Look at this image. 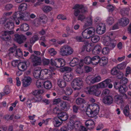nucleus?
<instances>
[{
	"mask_svg": "<svg viewBox=\"0 0 131 131\" xmlns=\"http://www.w3.org/2000/svg\"><path fill=\"white\" fill-rule=\"evenodd\" d=\"M74 9V14L77 17L79 15L78 20L82 21L85 18V16L83 14L80 13H84L88 12V9L86 7H84L82 5L77 4L73 7Z\"/></svg>",
	"mask_w": 131,
	"mask_h": 131,
	"instance_id": "1",
	"label": "nucleus"
},
{
	"mask_svg": "<svg viewBox=\"0 0 131 131\" xmlns=\"http://www.w3.org/2000/svg\"><path fill=\"white\" fill-rule=\"evenodd\" d=\"M100 107L99 105L94 103L93 105L88 107L86 110V113L89 117H93L97 115L99 112Z\"/></svg>",
	"mask_w": 131,
	"mask_h": 131,
	"instance_id": "2",
	"label": "nucleus"
},
{
	"mask_svg": "<svg viewBox=\"0 0 131 131\" xmlns=\"http://www.w3.org/2000/svg\"><path fill=\"white\" fill-rule=\"evenodd\" d=\"M72 87L74 90H79L81 89V86L83 85V83L82 79L77 78L74 79L71 82Z\"/></svg>",
	"mask_w": 131,
	"mask_h": 131,
	"instance_id": "3",
	"label": "nucleus"
},
{
	"mask_svg": "<svg viewBox=\"0 0 131 131\" xmlns=\"http://www.w3.org/2000/svg\"><path fill=\"white\" fill-rule=\"evenodd\" d=\"M73 52V49L70 46L65 45L60 48V53L62 56H67L70 55Z\"/></svg>",
	"mask_w": 131,
	"mask_h": 131,
	"instance_id": "4",
	"label": "nucleus"
},
{
	"mask_svg": "<svg viewBox=\"0 0 131 131\" xmlns=\"http://www.w3.org/2000/svg\"><path fill=\"white\" fill-rule=\"evenodd\" d=\"M50 64L52 66L60 68L63 67L65 64V61L62 59H56L54 60H50Z\"/></svg>",
	"mask_w": 131,
	"mask_h": 131,
	"instance_id": "5",
	"label": "nucleus"
},
{
	"mask_svg": "<svg viewBox=\"0 0 131 131\" xmlns=\"http://www.w3.org/2000/svg\"><path fill=\"white\" fill-rule=\"evenodd\" d=\"M85 91L88 92L90 94H93L95 95L98 96L101 93V91L99 90L97 86H93L91 87H86L85 89Z\"/></svg>",
	"mask_w": 131,
	"mask_h": 131,
	"instance_id": "6",
	"label": "nucleus"
},
{
	"mask_svg": "<svg viewBox=\"0 0 131 131\" xmlns=\"http://www.w3.org/2000/svg\"><path fill=\"white\" fill-rule=\"evenodd\" d=\"M14 36V40L19 44L23 43L26 39V37L22 34H15Z\"/></svg>",
	"mask_w": 131,
	"mask_h": 131,
	"instance_id": "7",
	"label": "nucleus"
},
{
	"mask_svg": "<svg viewBox=\"0 0 131 131\" xmlns=\"http://www.w3.org/2000/svg\"><path fill=\"white\" fill-rule=\"evenodd\" d=\"M29 64V61H27L20 62L18 64V68L20 71H24L26 70Z\"/></svg>",
	"mask_w": 131,
	"mask_h": 131,
	"instance_id": "8",
	"label": "nucleus"
},
{
	"mask_svg": "<svg viewBox=\"0 0 131 131\" xmlns=\"http://www.w3.org/2000/svg\"><path fill=\"white\" fill-rule=\"evenodd\" d=\"M30 58L31 59L33 63V65L34 66H36L40 64L41 63V58L33 54L31 55Z\"/></svg>",
	"mask_w": 131,
	"mask_h": 131,
	"instance_id": "9",
	"label": "nucleus"
},
{
	"mask_svg": "<svg viewBox=\"0 0 131 131\" xmlns=\"http://www.w3.org/2000/svg\"><path fill=\"white\" fill-rule=\"evenodd\" d=\"M105 26L104 24L100 23L97 26L96 32L97 33L102 35L105 32Z\"/></svg>",
	"mask_w": 131,
	"mask_h": 131,
	"instance_id": "10",
	"label": "nucleus"
},
{
	"mask_svg": "<svg viewBox=\"0 0 131 131\" xmlns=\"http://www.w3.org/2000/svg\"><path fill=\"white\" fill-rule=\"evenodd\" d=\"M122 94H117L114 95V99L115 102L118 104H123L124 103L123 97Z\"/></svg>",
	"mask_w": 131,
	"mask_h": 131,
	"instance_id": "11",
	"label": "nucleus"
},
{
	"mask_svg": "<svg viewBox=\"0 0 131 131\" xmlns=\"http://www.w3.org/2000/svg\"><path fill=\"white\" fill-rule=\"evenodd\" d=\"M58 117L61 121H66L68 118V114L65 112H61L58 113Z\"/></svg>",
	"mask_w": 131,
	"mask_h": 131,
	"instance_id": "12",
	"label": "nucleus"
},
{
	"mask_svg": "<svg viewBox=\"0 0 131 131\" xmlns=\"http://www.w3.org/2000/svg\"><path fill=\"white\" fill-rule=\"evenodd\" d=\"M127 90V88L125 85H121L118 91L119 92L124 96V98L125 99H127L128 98L127 95L125 93Z\"/></svg>",
	"mask_w": 131,
	"mask_h": 131,
	"instance_id": "13",
	"label": "nucleus"
},
{
	"mask_svg": "<svg viewBox=\"0 0 131 131\" xmlns=\"http://www.w3.org/2000/svg\"><path fill=\"white\" fill-rule=\"evenodd\" d=\"M102 101L105 104L109 105L113 103V99L110 96H106L103 99Z\"/></svg>",
	"mask_w": 131,
	"mask_h": 131,
	"instance_id": "14",
	"label": "nucleus"
},
{
	"mask_svg": "<svg viewBox=\"0 0 131 131\" xmlns=\"http://www.w3.org/2000/svg\"><path fill=\"white\" fill-rule=\"evenodd\" d=\"M41 70L40 68H35L33 72L34 77L36 78H40L42 79V75L41 74Z\"/></svg>",
	"mask_w": 131,
	"mask_h": 131,
	"instance_id": "15",
	"label": "nucleus"
},
{
	"mask_svg": "<svg viewBox=\"0 0 131 131\" xmlns=\"http://www.w3.org/2000/svg\"><path fill=\"white\" fill-rule=\"evenodd\" d=\"M85 125L86 127L90 129H91L95 127V124L94 121L91 119L88 120L85 122Z\"/></svg>",
	"mask_w": 131,
	"mask_h": 131,
	"instance_id": "16",
	"label": "nucleus"
},
{
	"mask_svg": "<svg viewBox=\"0 0 131 131\" xmlns=\"http://www.w3.org/2000/svg\"><path fill=\"white\" fill-rule=\"evenodd\" d=\"M31 79L29 77H25L22 80L23 85L24 87L29 86L31 83Z\"/></svg>",
	"mask_w": 131,
	"mask_h": 131,
	"instance_id": "17",
	"label": "nucleus"
},
{
	"mask_svg": "<svg viewBox=\"0 0 131 131\" xmlns=\"http://www.w3.org/2000/svg\"><path fill=\"white\" fill-rule=\"evenodd\" d=\"M123 66L122 64H120L117 66V68L114 67L113 68L111 71V73L113 75H116L119 71L118 69H122L123 68L121 67Z\"/></svg>",
	"mask_w": 131,
	"mask_h": 131,
	"instance_id": "18",
	"label": "nucleus"
},
{
	"mask_svg": "<svg viewBox=\"0 0 131 131\" xmlns=\"http://www.w3.org/2000/svg\"><path fill=\"white\" fill-rule=\"evenodd\" d=\"M105 42L107 47L110 49H113L115 46V42L114 40H112L109 42L105 41Z\"/></svg>",
	"mask_w": 131,
	"mask_h": 131,
	"instance_id": "19",
	"label": "nucleus"
},
{
	"mask_svg": "<svg viewBox=\"0 0 131 131\" xmlns=\"http://www.w3.org/2000/svg\"><path fill=\"white\" fill-rule=\"evenodd\" d=\"M102 48L99 45L95 46L92 50V53L96 55L99 54L101 51Z\"/></svg>",
	"mask_w": 131,
	"mask_h": 131,
	"instance_id": "20",
	"label": "nucleus"
},
{
	"mask_svg": "<svg viewBox=\"0 0 131 131\" xmlns=\"http://www.w3.org/2000/svg\"><path fill=\"white\" fill-rule=\"evenodd\" d=\"M100 57L99 56H96L91 58V63L94 65H96L99 63Z\"/></svg>",
	"mask_w": 131,
	"mask_h": 131,
	"instance_id": "21",
	"label": "nucleus"
},
{
	"mask_svg": "<svg viewBox=\"0 0 131 131\" xmlns=\"http://www.w3.org/2000/svg\"><path fill=\"white\" fill-rule=\"evenodd\" d=\"M129 22V20L127 18H123L121 19L119 21V23L120 25L122 26H125L127 25Z\"/></svg>",
	"mask_w": 131,
	"mask_h": 131,
	"instance_id": "22",
	"label": "nucleus"
},
{
	"mask_svg": "<svg viewBox=\"0 0 131 131\" xmlns=\"http://www.w3.org/2000/svg\"><path fill=\"white\" fill-rule=\"evenodd\" d=\"M79 63V59L76 58H73L70 63L69 64L70 66L74 67L78 65Z\"/></svg>",
	"mask_w": 131,
	"mask_h": 131,
	"instance_id": "23",
	"label": "nucleus"
},
{
	"mask_svg": "<svg viewBox=\"0 0 131 131\" xmlns=\"http://www.w3.org/2000/svg\"><path fill=\"white\" fill-rule=\"evenodd\" d=\"M59 118L58 117H56L54 118L53 120V122L54 125V126L56 127H58L62 123L59 121Z\"/></svg>",
	"mask_w": 131,
	"mask_h": 131,
	"instance_id": "24",
	"label": "nucleus"
},
{
	"mask_svg": "<svg viewBox=\"0 0 131 131\" xmlns=\"http://www.w3.org/2000/svg\"><path fill=\"white\" fill-rule=\"evenodd\" d=\"M72 76L70 73H65L63 76L64 79L67 81H71L72 79Z\"/></svg>",
	"mask_w": 131,
	"mask_h": 131,
	"instance_id": "25",
	"label": "nucleus"
},
{
	"mask_svg": "<svg viewBox=\"0 0 131 131\" xmlns=\"http://www.w3.org/2000/svg\"><path fill=\"white\" fill-rule=\"evenodd\" d=\"M20 29L22 31H26L29 29V26L27 24H23L20 25Z\"/></svg>",
	"mask_w": 131,
	"mask_h": 131,
	"instance_id": "26",
	"label": "nucleus"
},
{
	"mask_svg": "<svg viewBox=\"0 0 131 131\" xmlns=\"http://www.w3.org/2000/svg\"><path fill=\"white\" fill-rule=\"evenodd\" d=\"M108 62L107 59L105 57L102 58L100 59L99 62L100 65L101 66H104L106 65Z\"/></svg>",
	"mask_w": 131,
	"mask_h": 131,
	"instance_id": "27",
	"label": "nucleus"
},
{
	"mask_svg": "<svg viewBox=\"0 0 131 131\" xmlns=\"http://www.w3.org/2000/svg\"><path fill=\"white\" fill-rule=\"evenodd\" d=\"M4 26L5 28L6 29H8L9 30L12 29L14 28V23L11 21H7Z\"/></svg>",
	"mask_w": 131,
	"mask_h": 131,
	"instance_id": "28",
	"label": "nucleus"
},
{
	"mask_svg": "<svg viewBox=\"0 0 131 131\" xmlns=\"http://www.w3.org/2000/svg\"><path fill=\"white\" fill-rule=\"evenodd\" d=\"M92 18L90 17H88L86 21L84 27L85 28L86 27L91 26L92 24Z\"/></svg>",
	"mask_w": 131,
	"mask_h": 131,
	"instance_id": "29",
	"label": "nucleus"
},
{
	"mask_svg": "<svg viewBox=\"0 0 131 131\" xmlns=\"http://www.w3.org/2000/svg\"><path fill=\"white\" fill-rule=\"evenodd\" d=\"M57 84L58 86L61 88L65 87L66 85V83L64 81L60 79L58 80Z\"/></svg>",
	"mask_w": 131,
	"mask_h": 131,
	"instance_id": "30",
	"label": "nucleus"
},
{
	"mask_svg": "<svg viewBox=\"0 0 131 131\" xmlns=\"http://www.w3.org/2000/svg\"><path fill=\"white\" fill-rule=\"evenodd\" d=\"M27 5L25 3L21 4L18 7L19 11L21 12H23L27 8Z\"/></svg>",
	"mask_w": 131,
	"mask_h": 131,
	"instance_id": "31",
	"label": "nucleus"
},
{
	"mask_svg": "<svg viewBox=\"0 0 131 131\" xmlns=\"http://www.w3.org/2000/svg\"><path fill=\"white\" fill-rule=\"evenodd\" d=\"M44 88L47 89H49L52 87V84L49 81H45L43 83Z\"/></svg>",
	"mask_w": 131,
	"mask_h": 131,
	"instance_id": "32",
	"label": "nucleus"
},
{
	"mask_svg": "<svg viewBox=\"0 0 131 131\" xmlns=\"http://www.w3.org/2000/svg\"><path fill=\"white\" fill-rule=\"evenodd\" d=\"M85 103L86 101L85 100L81 98H77L76 101V103L78 105H80Z\"/></svg>",
	"mask_w": 131,
	"mask_h": 131,
	"instance_id": "33",
	"label": "nucleus"
},
{
	"mask_svg": "<svg viewBox=\"0 0 131 131\" xmlns=\"http://www.w3.org/2000/svg\"><path fill=\"white\" fill-rule=\"evenodd\" d=\"M123 112L125 116H128V115H129V106L128 105H126L124 107Z\"/></svg>",
	"mask_w": 131,
	"mask_h": 131,
	"instance_id": "34",
	"label": "nucleus"
},
{
	"mask_svg": "<svg viewBox=\"0 0 131 131\" xmlns=\"http://www.w3.org/2000/svg\"><path fill=\"white\" fill-rule=\"evenodd\" d=\"M39 39L38 35H34L30 39V41L31 43H33Z\"/></svg>",
	"mask_w": 131,
	"mask_h": 131,
	"instance_id": "35",
	"label": "nucleus"
},
{
	"mask_svg": "<svg viewBox=\"0 0 131 131\" xmlns=\"http://www.w3.org/2000/svg\"><path fill=\"white\" fill-rule=\"evenodd\" d=\"M20 12L17 11L15 12L13 15V17L14 20L19 19Z\"/></svg>",
	"mask_w": 131,
	"mask_h": 131,
	"instance_id": "36",
	"label": "nucleus"
},
{
	"mask_svg": "<svg viewBox=\"0 0 131 131\" xmlns=\"http://www.w3.org/2000/svg\"><path fill=\"white\" fill-rule=\"evenodd\" d=\"M67 107V105L66 102L62 101L60 102V104L59 108L61 110H64Z\"/></svg>",
	"mask_w": 131,
	"mask_h": 131,
	"instance_id": "37",
	"label": "nucleus"
},
{
	"mask_svg": "<svg viewBox=\"0 0 131 131\" xmlns=\"http://www.w3.org/2000/svg\"><path fill=\"white\" fill-rule=\"evenodd\" d=\"M52 8L49 6H44L42 8L43 11L45 13L49 12L51 10Z\"/></svg>",
	"mask_w": 131,
	"mask_h": 131,
	"instance_id": "38",
	"label": "nucleus"
},
{
	"mask_svg": "<svg viewBox=\"0 0 131 131\" xmlns=\"http://www.w3.org/2000/svg\"><path fill=\"white\" fill-rule=\"evenodd\" d=\"M73 92V90L70 87H67L66 89L65 93L66 95H69L71 94Z\"/></svg>",
	"mask_w": 131,
	"mask_h": 131,
	"instance_id": "39",
	"label": "nucleus"
},
{
	"mask_svg": "<svg viewBox=\"0 0 131 131\" xmlns=\"http://www.w3.org/2000/svg\"><path fill=\"white\" fill-rule=\"evenodd\" d=\"M91 58L89 56L86 57L84 59V63L87 64H89L91 63Z\"/></svg>",
	"mask_w": 131,
	"mask_h": 131,
	"instance_id": "40",
	"label": "nucleus"
},
{
	"mask_svg": "<svg viewBox=\"0 0 131 131\" xmlns=\"http://www.w3.org/2000/svg\"><path fill=\"white\" fill-rule=\"evenodd\" d=\"M106 22L108 24L111 25L114 22V19L112 17H109L106 20Z\"/></svg>",
	"mask_w": 131,
	"mask_h": 131,
	"instance_id": "41",
	"label": "nucleus"
},
{
	"mask_svg": "<svg viewBox=\"0 0 131 131\" xmlns=\"http://www.w3.org/2000/svg\"><path fill=\"white\" fill-rule=\"evenodd\" d=\"M85 80L86 83L89 84H93L92 82L93 81V79H92L90 76H88L86 78Z\"/></svg>",
	"mask_w": 131,
	"mask_h": 131,
	"instance_id": "42",
	"label": "nucleus"
},
{
	"mask_svg": "<svg viewBox=\"0 0 131 131\" xmlns=\"http://www.w3.org/2000/svg\"><path fill=\"white\" fill-rule=\"evenodd\" d=\"M100 37L97 36H93L91 37V40L94 43H96L98 42L100 40Z\"/></svg>",
	"mask_w": 131,
	"mask_h": 131,
	"instance_id": "43",
	"label": "nucleus"
},
{
	"mask_svg": "<svg viewBox=\"0 0 131 131\" xmlns=\"http://www.w3.org/2000/svg\"><path fill=\"white\" fill-rule=\"evenodd\" d=\"M24 18V19L25 21H28L29 19V17H30V13L29 12H25L23 13Z\"/></svg>",
	"mask_w": 131,
	"mask_h": 131,
	"instance_id": "44",
	"label": "nucleus"
},
{
	"mask_svg": "<svg viewBox=\"0 0 131 131\" xmlns=\"http://www.w3.org/2000/svg\"><path fill=\"white\" fill-rule=\"evenodd\" d=\"M82 35L84 38L86 39H89L90 37L88 34L87 32H86L85 29L82 32Z\"/></svg>",
	"mask_w": 131,
	"mask_h": 131,
	"instance_id": "45",
	"label": "nucleus"
},
{
	"mask_svg": "<svg viewBox=\"0 0 131 131\" xmlns=\"http://www.w3.org/2000/svg\"><path fill=\"white\" fill-rule=\"evenodd\" d=\"M14 117V115H7L5 116L4 118L5 120L7 121L9 120H12L13 119Z\"/></svg>",
	"mask_w": 131,
	"mask_h": 131,
	"instance_id": "46",
	"label": "nucleus"
},
{
	"mask_svg": "<svg viewBox=\"0 0 131 131\" xmlns=\"http://www.w3.org/2000/svg\"><path fill=\"white\" fill-rule=\"evenodd\" d=\"M42 96L40 95H38L35 96V102H39L42 101Z\"/></svg>",
	"mask_w": 131,
	"mask_h": 131,
	"instance_id": "47",
	"label": "nucleus"
},
{
	"mask_svg": "<svg viewBox=\"0 0 131 131\" xmlns=\"http://www.w3.org/2000/svg\"><path fill=\"white\" fill-rule=\"evenodd\" d=\"M110 49L107 47H105L103 48L102 50V53L104 55L108 54Z\"/></svg>",
	"mask_w": 131,
	"mask_h": 131,
	"instance_id": "48",
	"label": "nucleus"
},
{
	"mask_svg": "<svg viewBox=\"0 0 131 131\" xmlns=\"http://www.w3.org/2000/svg\"><path fill=\"white\" fill-rule=\"evenodd\" d=\"M128 82L127 79L124 77L119 82L120 84H122L123 85H125Z\"/></svg>",
	"mask_w": 131,
	"mask_h": 131,
	"instance_id": "49",
	"label": "nucleus"
},
{
	"mask_svg": "<svg viewBox=\"0 0 131 131\" xmlns=\"http://www.w3.org/2000/svg\"><path fill=\"white\" fill-rule=\"evenodd\" d=\"M49 70L48 69H44L41 71V72L42 73V79H44L45 77L46 76V75L48 73L47 72Z\"/></svg>",
	"mask_w": 131,
	"mask_h": 131,
	"instance_id": "50",
	"label": "nucleus"
},
{
	"mask_svg": "<svg viewBox=\"0 0 131 131\" xmlns=\"http://www.w3.org/2000/svg\"><path fill=\"white\" fill-rule=\"evenodd\" d=\"M49 53L51 56H53L56 54L57 53V52L55 51L53 48L49 49L48 50Z\"/></svg>",
	"mask_w": 131,
	"mask_h": 131,
	"instance_id": "51",
	"label": "nucleus"
},
{
	"mask_svg": "<svg viewBox=\"0 0 131 131\" xmlns=\"http://www.w3.org/2000/svg\"><path fill=\"white\" fill-rule=\"evenodd\" d=\"M77 41L79 42H83L84 41V40L81 36H77L74 38Z\"/></svg>",
	"mask_w": 131,
	"mask_h": 131,
	"instance_id": "52",
	"label": "nucleus"
},
{
	"mask_svg": "<svg viewBox=\"0 0 131 131\" xmlns=\"http://www.w3.org/2000/svg\"><path fill=\"white\" fill-rule=\"evenodd\" d=\"M47 73L44 79L50 78L52 77V73L50 70H49Z\"/></svg>",
	"mask_w": 131,
	"mask_h": 131,
	"instance_id": "53",
	"label": "nucleus"
},
{
	"mask_svg": "<svg viewBox=\"0 0 131 131\" xmlns=\"http://www.w3.org/2000/svg\"><path fill=\"white\" fill-rule=\"evenodd\" d=\"M101 79V78L100 76H97L93 79V83L95 82H99L100 81Z\"/></svg>",
	"mask_w": 131,
	"mask_h": 131,
	"instance_id": "54",
	"label": "nucleus"
},
{
	"mask_svg": "<svg viewBox=\"0 0 131 131\" xmlns=\"http://www.w3.org/2000/svg\"><path fill=\"white\" fill-rule=\"evenodd\" d=\"M86 50L87 52H89L90 51L91 46L89 45L88 42H85Z\"/></svg>",
	"mask_w": 131,
	"mask_h": 131,
	"instance_id": "55",
	"label": "nucleus"
},
{
	"mask_svg": "<svg viewBox=\"0 0 131 131\" xmlns=\"http://www.w3.org/2000/svg\"><path fill=\"white\" fill-rule=\"evenodd\" d=\"M84 68L85 71L86 73L90 72L92 70V68L91 67L88 66H84Z\"/></svg>",
	"mask_w": 131,
	"mask_h": 131,
	"instance_id": "56",
	"label": "nucleus"
},
{
	"mask_svg": "<svg viewBox=\"0 0 131 131\" xmlns=\"http://www.w3.org/2000/svg\"><path fill=\"white\" fill-rule=\"evenodd\" d=\"M41 23L40 19H35L34 24L36 27H38L40 25Z\"/></svg>",
	"mask_w": 131,
	"mask_h": 131,
	"instance_id": "57",
	"label": "nucleus"
},
{
	"mask_svg": "<svg viewBox=\"0 0 131 131\" xmlns=\"http://www.w3.org/2000/svg\"><path fill=\"white\" fill-rule=\"evenodd\" d=\"M42 62L44 65H48L50 62L49 60L46 59H43L42 60Z\"/></svg>",
	"mask_w": 131,
	"mask_h": 131,
	"instance_id": "58",
	"label": "nucleus"
},
{
	"mask_svg": "<svg viewBox=\"0 0 131 131\" xmlns=\"http://www.w3.org/2000/svg\"><path fill=\"white\" fill-rule=\"evenodd\" d=\"M104 81L102 82L99 83V86L101 88L107 87V84Z\"/></svg>",
	"mask_w": 131,
	"mask_h": 131,
	"instance_id": "59",
	"label": "nucleus"
},
{
	"mask_svg": "<svg viewBox=\"0 0 131 131\" xmlns=\"http://www.w3.org/2000/svg\"><path fill=\"white\" fill-rule=\"evenodd\" d=\"M107 7L108 9L109 12H112L113 11L114 9V7L111 4H109L107 6Z\"/></svg>",
	"mask_w": 131,
	"mask_h": 131,
	"instance_id": "60",
	"label": "nucleus"
},
{
	"mask_svg": "<svg viewBox=\"0 0 131 131\" xmlns=\"http://www.w3.org/2000/svg\"><path fill=\"white\" fill-rule=\"evenodd\" d=\"M62 101L60 99H54L53 100V104H57L60 103Z\"/></svg>",
	"mask_w": 131,
	"mask_h": 131,
	"instance_id": "61",
	"label": "nucleus"
},
{
	"mask_svg": "<svg viewBox=\"0 0 131 131\" xmlns=\"http://www.w3.org/2000/svg\"><path fill=\"white\" fill-rule=\"evenodd\" d=\"M42 83L40 81L37 80L36 82V85L37 88H39L42 86Z\"/></svg>",
	"mask_w": 131,
	"mask_h": 131,
	"instance_id": "62",
	"label": "nucleus"
},
{
	"mask_svg": "<svg viewBox=\"0 0 131 131\" xmlns=\"http://www.w3.org/2000/svg\"><path fill=\"white\" fill-rule=\"evenodd\" d=\"M13 7V5L10 4H8L6 5L5 9L8 10H9L11 9Z\"/></svg>",
	"mask_w": 131,
	"mask_h": 131,
	"instance_id": "63",
	"label": "nucleus"
},
{
	"mask_svg": "<svg viewBox=\"0 0 131 131\" xmlns=\"http://www.w3.org/2000/svg\"><path fill=\"white\" fill-rule=\"evenodd\" d=\"M79 108V107L75 105H74L73 106V112L77 113Z\"/></svg>",
	"mask_w": 131,
	"mask_h": 131,
	"instance_id": "64",
	"label": "nucleus"
}]
</instances>
